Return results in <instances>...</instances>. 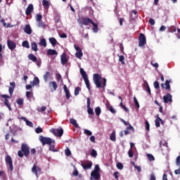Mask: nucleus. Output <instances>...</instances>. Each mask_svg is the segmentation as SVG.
Listing matches in <instances>:
<instances>
[{"instance_id":"nucleus-1","label":"nucleus","mask_w":180,"mask_h":180,"mask_svg":"<svg viewBox=\"0 0 180 180\" xmlns=\"http://www.w3.org/2000/svg\"><path fill=\"white\" fill-rule=\"evenodd\" d=\"M77 23L79 25L80 27H84V26H89V25H92V30L94 33H98L99 28H98V24L95 23L92 19L86 16H82L77 19Z\"/></svg>"},{"instance_id":"nucleus-2","label":"nucleus","mask_w":180,"mask_h":180,"mask_svg":"<svg viewBox=\"0 0 180 180\" xmlns=\"http://www.w3.org/2000/svg\"><path fill=\"white\" fill-rule=\"evenodd\" d=\"M11 86L8 88V92L10 94V96L7 94H1L0 95L1 98H3L4 105L8 108V110H12V107H11V103H9V100L11 98H12V95H13V91H15V86H16V84L15 82L10 83Z\"/></svg>"},{"instance_id":"nucleus-3","label":"nucleus","mask_w":180,"mask_h":180,"mask_svg":"<svg viewBox=\"0 0 180 180\" xmlns=\"http://www.w3.org/2000/svg\"><path fill=\"white\" fill-rule=\"evenodd\" d=\"M106 81V78H102V76L98 73L93 75V82L95 84L96 88H102L105 91Z\"/></svg>"},{"instance_id":"nucleus-4","label":"nucleus","mask_w":180,"mask_h":180,"mask_svg":"<svg viewBox=\"0 0 180 180\" xmlns=\"http://www.w3.org/2000/svg\"><path fill=\"white\" fill-rule=\"evenodd\" d=\"M30 155V149L29 146L26 143H22L21 145V150H18V155L20 158H22L23 155L27 158Z\"/></svg>"},{"instance_id":"nucleus-5","label":"nucleus","mask_w":180,"mask_h":180,"mask_svg":"<svg viewBox=\"0 0 180 180\" xmlns=\"http://www.w3.org/2000/svg\"><path fill=\"white\" fill-rule=\"evenodd\" d=\"M146 44H147V39L146 38V35L144 34L141 33L139 37V46L144 49L146 47Z\"/></svg>"},{"instance_id":"nucleus-6","label":"nucleus","mask_w":180,"mask_h":180,"mask_svg":"<svg viewBox=\"0 0 180 180\" xmlns=\"http://www.w3.org/2000/svg\"><path fill=\"white\" fill-rule=\"evenodd\" d=\"M39 140L42 143L43 146H46V144H48V146H50L52 143H56V141H53L51 138L44 137L41 136L39 137Z\"/></svg>"},{"instance_id":"nucleus-7","label":"nucleus","mask_w":180,"mask_h":180,"mask_svg":"<svg viewBox=\"0 0 180 180\" xmlns=\"http://www.w3.org/2000/svg\"><path fill=\"white\" fill-rule=\"evenodd\" d=\"M50 131L53 136H56V137H62L63 134H64V129H63V128L51 129Z\"/></svg>"},{"instance_id":"nucleus-8","label":"nucleus","mask_w":180,"mask_h":180,"mask_svg":"<svg viewBox=\"0 0 180 180\" xmlns=\"http://www.w3.org/2000/svg\"><path fill=\"white\" fill-rule=\"evenodd\" d=\"M6 165H8L10 171H13V162H12V158L8 155L5 158Z\"/></svg>"},{"instance_id":"nucleus-9","label":"nucleus","mask_w":180,"mask_h":180,"mask_svg":"<svg viewBox=\"0 0 180 180\" xmlns=\"http://www.w3.org/2000/svg\"><path fill=\"white\" fill-rule=\"evenodd\" d=\"M7 46L11 51H13L16 49V43L11 39L7 40Z\"/></svg>"},{"instance_id":"nucleus-10","label":"nucleus","mask_w":180,"mask_h":180,"mask_svg":"<svg viewBox=\"0 0 180 180\" xmlns=\"http://www.w3.org/2000/svg\"><path fill=\"white\" fill-rule=\"evenodd\" d=\"M90 179H91V180L101 179V173H98L96 172H91Z\"/></svg>"},{"instance_id":"nucleus-11","label":"nucleus","mask_w":180,"mask_h":180,"mask_svg":"<svg viewBox=\"0 0 180 180\" xmlns=\"http://www.w3.org/2000/svg\"><path fill=\"white\" fill-rule=\"evenodd\" d=\"M28 60H30V61H33V63H37V65H38V67H40V62L37 61V57L34 56L33 53H30L28 55Z\"/></svg>"},{"instance_id":"nucleus-12","label":"nucleus","mask_w":180,"mask_h":180,"mask_svg":"<svg viewBox=\"0 0 180 180\" xmlns=\"http://www.w3.org/2000/svg\"><path fill=\"white\" fill-rule=\"evenodd\" d=\"M163 101L165 103H169V102H172V95H171L169 93H167L165 96H163Z\"/></svg>"},{"instance_id":"nucleus-13","label":"nucleus","mask_w":180,"mask_h":180,"mask_svg":"<svg viewBox=\"0 0 180 180\" xmlns=\"http://www.w3.org/2000/svg\"><path fill=\"white\" fill-rule=\"evenodd\" d=\"M169 84H171V79L166 80L165 84L162 83L160 85L162 88H165V89L169 92L171 91V85Z\"/></svg>"},{"instance_id":"nucleus-14","label":"nucleus","mask_w":180,"mask_h":180,"mask_svg":"<svg viewBox=\"0 0 180 180\" xmlns=\"http://www.w3.org/2000/svg\"><path fill=\"white\" fill-rule=\"evenodd\" d=\"M33 4H29L25 10V15H27V16H30V15H32V12H33Z\"/></svg>"},{"instance_id":"nucleus-15","label":"nucleus","mask_w":180,"mask_h":180,"mask_svg":"<svg viewBox=\"0 0 180 180\" xmlns=\"http://www.w3.org/2000/svg\"><path fill=\"white\" fill-rule=\"evenodd\" d=\"M49 88L51 89V92H54V91H57V88L58 86L57 85V82L53 81L49 83Z\"/></svg>"},{"instance_id":"nucleus-16","label":"nucleus","mask_w":180,"mask_h":180,"mask_svg":"<svg viewBox=\"0 0 180 180\" xmlns=\"http://www.w3.org/2000/svg\"><path fill=\"white\" fill-rule=\"evenodd\" d=\"M87 112L89 115H94V110L91 108V98H87Z\"/></svg>"},{"instance_id":"nucleus-17","label":"nucleus","mask_w":180,"mask_h":180,"mask_svg":"<svg viewBox=\"0 0 180 180\" xmlns=\"http://www.w3.org/2000/svg\"><path fill=\"white\" fill-rule=\"evenodd\" d=\"M60 61H61L62 65H65V64L68 63V59H67V54H65V53H63L60 56Z\"/></svg>"},{"instance_id":"nucleus-18","label":"nucleus","mask_w":180,"mask_h":180,"mask_svg":"<svg viewBox=\"0 0 180 180\" xmlns=\"http://www.w3.org/2000/svg\"><path fill=\"white\" fill-rule=\"evenodd\" d=\"M82 167L84 169H91L92 168V162L88 161L86 163H83L82 164Z\"/></svg>"},{"instance_id":"nucleus-19","label":"nucleus","mask_w":180,"mask_h":180,"mask_svg":"<svg viewBox=\"0 0 180 180\" xmlns=\"http://www.w3.org/2000/svg\"><path fill=\"white\" fill-rule=\"evenodd\" d=\"M105 106H106L107 110H109L111 113H112V115H115V113H116V110H115V108H113V106H112V105H110V103H107L105 104Z\"/></svg>"},{"instance_id":"nucleus-20","label":"nucleus","mask_w":180,"mask_h":180,"mask_svg":"<svg viewBox=\"0 0 180 180\" xmlns=\"http://www.w3.org/2000/svg\"><path fill=\"white\" fill-rule=\"evenodd\" d=\"M63 89L64 92L65 93L66 99H70V98H71V94L70 93V90H68V87H67V85L64 84Z\"/></svg>"},{"instance_id":"nucleus-21","label":"nucleus","mask_w":180,"mask_h":180,"mask_svg":"<svg viewBox=\"0 0 180 180\" xmlns=\"http://www.w3.org/2000/svg\"><path fill=\"white\" fill-rule=\"evenodd\" d=\"M24 32L27 34H32V27H30V25H26L24 27Z\"/></svg>"},{"instance_id":"nucleus-22","label":"nucleus","mask_w":180,"mask_h":180,"mask_svg":"<svg viewBox=\"0 0 180 180\" xmlns=\"http://www.w3.org/2000/svg\"><path fill=\"white\" fill-rule=\"evenodd\" d=\"M37 27L41 28V29H46V27H47V25L41 21H39L37 24Z\"/></svg>"},{"instance_id":"nucleus-23","label":"nucleus","mask_w":180,"mask_h":180,"mask_svg":"<svg viewBox=\"0 0 180 180\" xmlns=\"http://www.w3.org/2000/svg\"><path fill=\"white\" fill-rule=\"evenodd\" d=\"M58 53L54 49H49L47 51V56H57Z\"/></svg>"},{"instance_id":"nucleus-24","label":"nucleus","mask_w":180,"mask_h":180,"mask_svg":"<svg viewBox=\"0 0 180 180\" xmlns=\"http://www.w3.org/2000/svg\"><path fill=\"white\" fill-rule=\"evenodd\" d=\"M21 119H22V120H24V122H25L27 126H29L30 127H33V122H32L29 121L25 117H21Z\"/></svg>"},{"instance_id":"nucleus-25","label":"nucleus","mask_w":180,"mask_h":180,"mask_svg":"<svg viewBox=\"0 0 180 180\" xmlns=\"http://www.w3.org/2000/svg\"><path fill=\"white\" fill-rule=\"evenodd\" d=\"M31 49L33 51H39V48H37V44L35 41L31 43Z\"/></svg>"},{"instance_id":"nucleus-26","label":"nucleus","mask_w":180,"mask_h":180,"mask_svg":"<svg viewBox=\"0 0 180 180\" xmlns=\"http://www.w3.org/2000/svg\"><path fill=\"white\" fill-rule=\"evenodd\" d=\"M144 86L146 88V91H148V94H149V95H151V89H150L148 82H147V81H146V80H144Z\"/></svg>"},{"instance_id":"nucleus-27","label":"nucleus","mask_w":180,"mask_h":180,"mask_svg":"<svg viewBox=\"0 0 180 180\" xmlns=\"http://www.w3.org/2000/svg\"><path fill=\"white\" fill-rule=\"evenodd\" d=\"M40 84V80L39 79V77H35L32 81V86H34V85H37L39 86Z\"/></svg>"},{"instance_id":"nucleus-28","label":"nucleus","mask_w":180,"mask_h":180,"mask_svg":"<svg viewBox=\"0 0 180 180\" xmlns=\"http://www.w3.org/2000/svg\"><path fill=\"white\" fill-rule=\"evenodd\" d=\"M49 43L53 46V47H56L57 44V39L54 37L49 38Z\"/></svg>"},{"instance_id":"nucleus-29","label":"nucleus","mask_w":180,"mask_h":180,"mask_svg":"<svg viewBox=\"0 0 180 180\" xmlns=\"http://www.w3.org/2000/svg\"><path fill=\"white\" fill-rule=\"evenodd\" d=\"M83 79L86 84L87 89L89 91H91V84H89V79H88V77H84Z\"/></svg>"},{"instance_id":"nucleus-30","label":"nucleus","mask_w":180,"mask_h":180,"mask_svg":"<svg viewBox=\"0 0 180 180\" xmlns=\"http://www.w3.org/2000/svg\"><path fill=\"white\" fill-rule=\"evenodd\" d=\"M42 5L45 9H49V8H50V3H49V1L47 0H43Z\"/></svg>"},{"instance_id":"nucleus-31","label":"nucleus","mask_w":180,"mask_h":180,"mask_svg":"<svg viewBox=\"0 0 180 180\" xmlns=\"http://www.w3.org/2000/svg\"><path fill=\"white\" fill-rule=\"evenodd\" d=\"M39 44L40 46H42V47H47V42L46 41V39L43 38V39H40Z\"/></svg>"},{"instance_id":"nucleus-32","label":"nucleus","mask_w":180,"mask_h":180,"mask_svg":"<svg viewBox=\"0 0 180 180\" xmlns=\"http://www.w3.org/2000/svg\"><path fill=\"white\" fill-rule=\"evenodd\" d=\"M50 77H51V74L50 73V72H46V74L43 77L45 82H47L49 81V78H50Z\"/></svg>"},{"instance_id":"nucleus-33","label":"nucleus","mask_w":180,"mask_h":180,"mask_svg":"<svg viewBox=\"0 0 180 180\" xmlns=\"http://www.w3.org/2000/svg\"><path fill=\"white\" fill-rule=\"evenodd\" d=\"M41 19H43V15H41V14H40V13L36 14V15H35L36 22H41Z\"/></svg>"},{"instance_id":"nucleus-34","label":"nucleus","mask_w":180,"mask_h":180,"mask_svg":"<svg viewBox=\"0 0 180 180\" xmlns=\"http://www.w3.org/2000/svg\"><path fill=\"white\" fill-rule=\"evenodd\" d=\"M161 122V118L160 117V116L158 115H157V119L155 120V126L157 127H160V123Z\"/></svg>"},{"instance_id":"nucleus-35","label":"nucleus","mask_w":180,"mask_h":180,"mask_svg":"<svg viewBox=\"0 0 180 180\" xmlns=\"http://www.w3.org/2000/svg\"><path fill=\"white\" fill-rule=\"evenodd\" d=\"M70 122L72 125L75 126V127H76V129H78V127H79V125L78 124V123H77V120H75V119H70Z\"/></svg>"},{"instance_id":"nucleus-36","label":"nucleus","mask_w":180,"mask_h":180,"mask_svg":"<svg viewBox=\"0 0 180 180\" xmlns=\"http://www.w3.org/2000/svg\"><path fill=\"white\" fill-rule=\"evenodd\" d=\"M54 20L56 23H58L61 20V17L60 16V14L56 13L54 16Z\"/></svg>"},{"instance_id":"nucleus-37","label":"nucleus","mask_w":180,"mask_h":180,"mask_svg":"<svg viewBox=\"0 0 180 180\" xmlns=\"http://www.w3.org/2000/svg\"><path fill=\"white\" fill-rule=\"evenodd\" d=\"M22 47H25V49H30V45L29 44L28 41H24L22 43Z\"/></svg>"},{"instance_id":"nucleus-38","label":"nucleus","mask_w":180,"mask_h":180,"mask_svg":"<svg viewBox=\"0 0 180 180\" xmlns=\"http://www.w3.org/2000/svg\"><path fill=\"white\" fill-rule=\"evenodd\" d=\"M110 139L111 140V141H116V132L115 131L112 132V134L110 136Z\"/></svg>"},{"instance_id":"nucleus-39","label":"nucleus","mask_w":180,"mask_h":180,"mask_svg":"<svg viewBox=\"0 0 180 180\" xmlns=\"http://www.w3.org/2000/svg\"><path fill=\"white\" fill-rule=\"evenodd\" d=\"M95 113L96 116H99V115L102 113V110L101 109V107H97L95 108Z\"/></svg>"},{"instance_id":"nucleus-40","label":"nucleus","mask_w":180,"mask_h":180,"mask_svg":"<svg viewBox=\"0 0 180 180\" xmlns=\"http://www.w3.org/2000/svg\"><path fill=\"white\" fill-rule=\"evenodd\" d=\"M80 74L82 75L83 79L87 78L88 75H86V72L84 71V69L80 68Z\"/></svg>"},{"instance_id":"nucleus-41","label":"nucleus","mask_w":180,"mask_h":180,"mask_svg":"<svg viewBox=\"0 0 180 180\" xmlns=\"http://www.w3.org/2000/svg\"><path fill=\"white\" fill-rule=\"evenodd\" d=\"M49 151H53V153H57V148L54 145H49Z\"/></svg>"},{"instance_id":"nucleus-42","label":"nucleus","mask_w":180,"mask_h":180,"mask_svg":"<svg viewBox=\"0 0 180 180\" xmlns=\"http://www.w3.org/2000/svg\"><path fill=\"white\" fill-rule=\"evenodd\" d=\"M91 157H94V158H96V157L98 155V152H96V150L95 149H92V150L91 152Z\"/></svg>"},{"instance_id":"nucleus-43","label":"nucleus","mask_w":180,"mask_h":180,"mask_svg":"<svg viewBox=\"0 0 180 180\" xmlns=\"http://www.w3.org/2000/svg\"><path fill=\"white\" fill-rule=\"evenodd\" d=\"M93 172L101 174V168L99 167V165H95L94 170Z\"/></svg>"},{"instance_id":"nucleus-44","label":"nucleus","mask_w":180,"mask_h":180,"mask_svg":"<svg viewBox=\"0 0 180 180\" xmlns=\"http://www.w3.org/2000/svg\"><path fill=\"white\" fill-rule=\"evenodd\" d=\"M26 96L29 101H30L32 96H33V92L32 91H27L26 92Z\"/></svg>"},{"instance_id":"nucleus-45","label":"nucleus","mask_w":180,"mask_h":180,"mask_svg":"<svg viewBox=\"0 0 180 180\" xmlns=\"http://www.w3.org/2000/svg\"><path fill=\"white\" fill-rule=\"evenodd\" d=\"M75 56L77 58H81L84 56V53H82V51H79V52H76Z\"/></svg>"},{"instance_id":"nucleus-46","label":"nucleus","mask_w":180,"mask_h":180,"mask_svg":"<svg viewBox=\"0 0 180 180\" xmlns=\"http://www.w3.org/2000/svg\"><path fill=\"white\" fill-rule=\"evenodd\" d=\"M118 57H119V61L122 64V65H124V56H118Z\"/></svg>"},{"instance_id":"nucleus-47","label":"nucleus","mask_w":180,"mask_h":180,"mask_svg":"<svg viewBox=\"0 0 180 180\" xmlns=\"http://www.w3.org/2000/svg\"><path fill=\"white\" fill-rule=\"evenodd\" d=\"M147 157L149 160V161H155V158H154V156L151 154H147Z\"/></svg>"},{"instance_id":"nucleus-48","label":"nucleus","mask_w":180,"mask_h":180,"mask_svg":"<svg viewBox=\"0 0 180 180\" xmlns=\"http://www.w3.org/2000/svg\"><path fill=\"white\" fill-rule=\"evenodd\" d=\"M81 91V88L79 87H76L75 89V96H77V95H79V92Z\"/></svg>"},{"instance_id":"nucleus-49","label":"nucleus","mask_w":180,"mask_h":180,"mask_svg":"<svg viewBox=\"0 0 180 180\" xmlns=\"http://www.w3.org/2000/svg\"><path fill=\"white\" fill-rule=\"evenodd\" d=\"M134 102L135 106H136L139 109V108H140V104L139 103V101H137V98H136V96L134 97Z\"/></svg>"},{"instance_id":"nucleus-50","label":"nucleus","mask_w":180,"mask_h":180,"mask_svg":"<svg viewBox=\"0 0 180 180\" xmlns=\"http://www.w3.org/2000/svg\"><path fill=\"white\" fill-rule=\"evenodd\" d=\"M18 105H19L20 106H22V105H23V98H18L16 101Z\"/></svg>"},{"instance_id":"nucleus-51","label":"nucleus","mask_w":180,"mask_h":180,"mask_svg":"<svg viewBox=\"0 0 180 180\" xmlns=\"http://www.w3.org/2000/svg\"><path fill=\"white\" fill-rule=\"evenodd\" d=\"M65 155H67V157H70V155H71V150H70V148H67L65 150Z\"/></svg>"},{"instance_id":"nucleus-52","label":"nucleus","mask_w":180,"mask_h":180,"mask_svg":"<svg viewBox=\"0 0 180 180\" xmlns=\"http://www.w3.org/2000/svg\"><path fill=\"white\" fill-rule=\"evenodd\" d=\"M161 146H164V147H166L167 148H168V142H167V141H160V146L161 147Z\"/></svg>"},{"instance_id":"nucleus-53","label":"nucleus","mask_w":180,"mask_h":180,"mask_svg":"<svg viewBox=\"0 0 180 180\" xmlns=\"http://www.w3.org/2000/svg\"><path fill=\"white\" fill-rule=\"evenodd\" d=\"M153 86L155 89H160V83L158 81L154 82Z\"/></svg>"},{"instance_id":"nucleus-54","label":"nucleus","mask_w":180,"mask_h":180,"mask_svg":"<svg viewBox=\"0 0 180 180\" xmlns=\"http://www.w3.org/2000/svg\"><path fill=\"white\" fill-rule=\"evenodd\" d=\"M84 134H86V136H92V132L88 129H84Z\"/></svg>"},{"instance_id":"nucleus-55","label":"nucleus","mask_w":180,"mask_h":180,"mask_svg":"<svg viewBox=\"0 0 180 180\" xmlns=\"http://www.w3.org/2000/svg\"><path fill=\"white\" fill-rule=\"evenodd\" d=\"M35 132H36L37 134H39V133H43V129H41V127H37V128H36V129H35Z\"/></svg>"},{"instance_id":"nucleus-56","label":"nucleus","mask_w":180,"mask_h":180,"mask_svg":"<svg viewBox=\"0 0 180 180\" xmlns=\"http://www.w3.org/2000/svg\"><path fill=\"white\" fill-rule=\"evenodd\" d=\"M32 171L34 174L37 175V166H36V165H34Z\"/></svg>"},{"instance_id":"nucleus-57","label":"nucleus","mask_w":180,"mask_h":180,"mask_svg":"<svg viewBox=\"0 0 180 180\" xmlns=\"http://www.w3.org/2000/svg\"><path fill=\"white\" fill-rule=\"evenodd\" d=\"M146 124V129L147 130V131H150V123H148V122L146 120L145 122Z\"/></svg>"},{"instance_id":"nucleus-58","label":"nucleus","mask_w":180,"mask_h":180,"mask_svg":"<svg viewBox=\"0 0 180 180\" xmlns=\"http://www.w3.org/2000/svg\"><path fill=\"white\" fill-rule=\"evenodd\" d=\"M74 47H75V50H76L77 52H79V51H82V50L81 49V48L75 44L74 45Z\"/></svg>"},{"instance_id":"nucleus-59","label":"nucleus","mask_w":180,"mask_h":180,"mask_svg":"<svg viewBox=\"0 0 180 180\" xmlns=\"http://www.w3.org/2000/svg\"><path fill=\"white\" fill-rule=\"evenodd\" d=\"M117 168H118V169H123V164L121 162L117 163Z\"/></svg>"},{"instance_id":"nucleus-60","label":"nucleus","mask_w":180,"mask_h":180,"mask_svg":"<svg viewBox=\"0 0 180 180\" xmlns=\"http://www.w3.org/2000/svg\"><path fill=\"white\" fill-rule=\"evenodd\" d=\"M127 130H131L133 133H134V127H133V126H131L130 124H129V127H127Z\"/></svg>"},{"instance_id":"nucleus-61","label":"nucleus","mask_w":180,"mask_h":180,"mask_svg":"<svg viewBox=\"0 0 180 180\" xmlns=\"http://www.w3.org/2000/svg\"><path fill=\"white\" fill-rule=\"evenodd\" d=\"M149 23L151 25V26H154V25H155V20L153 18H150Z\"/></svg>"},{"instance_id":"nucleus-62","label":"nucleus","mask_w":180,"mask_h":180,"mask_svg":"<svg viewBox=\"0 0 180 180\" xmlns=\"http://www.w3.org/2000/svg\"><path fill=\"white\" fill-rule=\"evenodd\" d=\"M128 155H129V158H133V150L131 149L129 150Z\"/></svg>"},{"instance_id":"nucleus-63","label":"nucleus","mask_w":180,"mask_h":180,"mask_svg":"<svg viewBox=\"0 0 180 180\" xmlns=\"http://www.w3.org/2000/svg\"><path fill=\"white\" fill-rule=\"evenodd\" d=\"M176 164L178 167L180 166V156H178L176 159Z\"/></svg>"},{"instance_id":"nucleus-64","label":"nucleus","mask_w":180,"mask_h":180,"mask_svg":"<svg viewBox=\"0 0 180 180\" xmlns=\"http://www.w3.org/2000/svg\"><path fill=\"white\" fill-rule=\"evenodd\" d=\"M150 180H156L155 179V174L154 173H152L150 176Z\"/></svg>"}]
</instances>
